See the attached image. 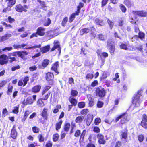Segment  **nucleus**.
Wrapping results in <instances>:
<instances>
[{
    "label": "nucleus",
    "instance_id": "nucleus-25",
    "mask_svg": "<svg viewBox=\"0 0 147 147\" xmlns=\"http://www.w3.org/2000/svg\"><path fill=\"white\" fill-rule=\"evenodd\" d=\"M124 3L128 7H130L132 4V2L129 0H125Z\"/></svg>",
    "mask_w": 147,
    "mask_h": 147
},
{
    "label": "nucleus",
    "instance_id": "nucleus-21",
    "mask_svg": "<svg viewBox=\"0 0 147 147\" xmlns=\"http://www.w3.org/2000/svg\"><path fill=\"white\" fill-rule=\"evenodd\" d=\"M69 100L70 102L74 105L75 106L77 103V100L72 96H71L69 98Z\"/></svg>",
    "mask_w": 147,
    "mask_h": 147
},
{
    "label": "nucleus",
    "instance_id": "nucleus-46",
    "mask_svg": "<svg viewBox=\"0 0 147 147\" xmlns=\"http://www.w3.org/2000/svg\"><path fill=\"white\" fill-rule=\"evenodd\" d=\"M8 113V111H7V109L6 108L3 109L2 111V114L3 116L4 117H5L6 116Z\"/></svg>",
    "mask_w": 147,
    "mask_h": 147
},
{
    "label": "nucleus",
    "instance_id": "nucleus-44",
    "mask_svg": "<svg viewBox=\"0 0 147 147\" xmlns=\"http://www.w3.org/2000/svg\"><path fill=\"white\" fill-rule=\"evenodd\" d=\"M93 77L94 76L92 74H88L86 75V78L87 79H92Z\"/></svg>",
    "mask_w": 147,
    "mask_h": 147
},
{
    "label": "nucleus",
    "instance_id": "nucleus-41",
    "mask_svg": "<svg viewBox=\"0 0 147 147\" xmlns=\"http://www.w3.org/2000/svg\"><path fill=\"white\" fill-rule=\"evenodd\" d=\"M59 137V134H55L53 136V140L54 142H56L58 140Z\"/></svg>",
    "mask_w": 147,
    "mask_h": 147
},
{
    "label": "nucleus",
    "instance_id": "nucleus-64",
    "mask_svg": "<svg viewBox=\"0 0 147 147\" xmlns=\"http://www.w3.org/2000/svg\"><path fill=\"white\" fill-rule=\"evenodd\" d=\"M52 144L51 142L49 141L47 142L46 144V147H51L52 146Z\"/></svg>",
    "mask_w": 147,
    "mask_h": 147
},
{
    "label": "nucleus",
    "instance_id": "nucleus-26",
    "mask_svg": "<svg viewBox=\"0 0 147 147\" xmlns=\"http://www.w3.org/2000/svg\"><path fill=\"white\" fill-rule=\"evenodd\" d=\"M90 29L88 28L82 29L81 30L80 32L81 35H83L84 34H87L89 32Z\"/></svg>",
    "mask_w": 147,
    "mask_h": 147
},
{
    "label": "nucleus",
    "instance_id": "nucleus-2",
    "mask_svg": "<svg viewBox=\"0 0 147 147\" xmlns=\"http://www.w3.org/2000/svg\"><path fill=\"white\" fill-rule=\"evenodd\" d=\"M108 48L110 52L111 55H113L114 52L115 47L113 40L109 39L107 43Z\"/></svg>",
    "mask_w": 147,
    "mask_h": 147
},
{
    "label": "nucleus",
    "instance_id": "nucleus-55",
    "mask_svg": "<svg viewBox=\"0 0 147 147\" xmlns=\"http://www.w3.org/2000/svg\"><path fill=\"white\" fill-rule=\"evenodd\" d=\"M101 122V119L99 118H96L95 120V124L96 125H98Z\"/></svg>",
    "mask_w": 147,
    "mask_h": 147
},
{
    "label": "nucleus",
    "instance_id": "nucleus-38",
    "mask_svg": "<svg viewBox=\"0 0 147 147\" xmlns=\"http://www.w3.org/2000/svg\"><path fill=\"white\" fill-rule=\"evenodd\" d=\"M13 86L11 85H9L8 87V91L7 92V94L8 95H9L10 93L12 92L13 89Z\"/></svg>",
    "mask_w": 147,
    "mask_h": 147
},
{
    "label": "nucleus",
    "instance_id": "nucleus-8",
    "mask_svg": "<svg viewBox=\"0 0 147 147\" xmlns=\"http://www.w3.org/2000/svg\"><path fill=\"white\" fill-rule=\"evenodd\" d=\"M54 47L51 49V51H53L55 49H57L58 51H59V53H60L61 52V49L60 47L59 42L57 40H55L54 41Z\"/></svg>",
    "mask_w": 147,
    "mask_h": 147
},
{
    "label": "nucleus",
    "instance_id": "nucleus-47",
    "mask_svg": "<svg viewBox=\"0 0 147 147\" xmlns=\"http://www.w3.org/2000/svg\"><path fill=\"white\" fill-rule=\"evenodd\" d=\"M103 103L102 102L98 101L97 104V106L98 108H101L102 107Z\"/></svg>",
    "mask_w": 147,
    "mask_h": 147
},
{
    "label": "nucleus",
    "instance_id": "nucleus-40",
    "mask_svg": "<svg viewBox=\"0 0 147 147\" xmlns=\"http://www.w3.org/2000/svg\"><path fill=\"white\" fill-rule=\"evenodd\" d=\"M120 8L122 12L125 13L126 11V8L124 5L121 4L120 5Z\"/></svg>",
    "mask_w": 147,
    "mask_h": 147
},
{
    "label": "nucleus",
    "instance_id": "nucleus-24",
    "mask_svg": "<svg viewBox=\"0 0 147 147\" xmlns=\"http://www.w3.org/2000/svg\"><path fill=\"white\" fill-rule=\"evenodd\" d=\"M84 119V117L82 116H78L76 117L75 119V122L78 123L82 122Z\"/></svg>",
    "mask_w": 147,
    "mask_h": 147
},
{
    "label": "nucleus",
    "instance_id": "nucleus-39",
    "mask_svg": "<svg viewBox=\"0 0 147 147\" xmlns=\"http://www.w3.org/2000/svg\"><path fill=\"white\" fill-rule=\"evenodd\" d=\"M42 99H40L38 100L37 101V104L39 106L42 107L44 105V103L43 102L42 100Z\"/></svg>",
    "mask_w": 147,
    "mask_h": 147
},
{
    "label": "nucleus",
    "instance_id": "nucleus-62",
    "mask_svg": "<svg viewBox=\"0 0 147 147\" xmlns=\"http://www.w3.org/2000/svg\"><path fill=\"white\" fill-rule=\"evenodd\" d=\"M94 131L97 133H99L100 132V130L99 128L97 127H95L94 128Z\"/></svg>",
    "mask_w": 147,
    "mask_h": 147
},
{
    "label": "nucleus",
    "instance_id": "nucleus-15",
    "mask_svg": "<svg viewBox=\"0 0 147 147\" xmlns=\"http://www.w3.org/2000/svg\"><path fill=\"white\" fill-rule=\"evenodd\" d=\"M16 11L19 12H22L23 11L26 12L27 11V10L24 9L23 7L20 4L16 6Z\"/></svg>",
    "mask_w": 147,
    "mask_h": 147
},
{
    "label": "nucleus",
    "instance_id": "nucleus-22",
    "mask_svg": "<svg viewBox=\"0 0 147 147\" xmlns=\"http://www.w3.org/2000/svg\"><path fill=\"white\" fill-rule=\"evenodd\" d=\"M79 13H78V14H77V11H76L75 13H72L71 14V15L70 16V18H69V22L70 23L75 18V16L78 15H79Z\"/></svg>",
    "mask_w": 147,
    "mask_h": 147
},
{
    "label": "nucleus",
    "instance_id": "nucleus-10",
    "mask_svg": "<svg viewBox=\"0 0 147 147\" xmlns=\"http://www.w3.org/2000/svg\"><path fill=\"white\" fill-rule=\"evenodd\" d=\"M141 125L143 127L147 128V117L145 114H144L143 115Z\"/></svg>",
    "mask_w": 147,
    "mask_h": 147
},
{
    "label": "nucleus",
    "instance_id": "nucleus-49",
    "mask_svg": "<svg viewBox=\"0 0 147 147\" xmlns=\"http://www.w3.org/2000/svg\"><path fill=\"white\" fill-rule=\"evenodd\" d=\"M32 131L34 133H38L39 131V129L36 127H33L32 128Z\"/></svg>",
    "mask_w": 147,
    "mask_h": 147
},
{
    "label": "nucleus",
    "instance_id": "nucleus-35",
    "mask_svg": "<svg viewBox=\"0 0 147 147\" xmlns=\"http://www.w3.org/2000/svg\"><path fill=\"white\" fill-rule=\"evenodd\" d=\"M70 126V124L69 123H66L65 125L64 128V130L66 132H68Z\"/></svg>",
    "mask_w": 147,
    "mask_h": 147
},
{
    "label": "nucleus",
    "instance_id": "nucleus-34",
    "mask_svg": "<svg viewBox=\"0 0 147 147\" xmlns=\"http://www.w3.org/2000/svg\"><path fill=\"white\" fill-rule=\"evenodd\" d=\"M26 45L24 44H22L21 45H14L13 46L15 49H20L21 48L24 47Z\"/></svg>",
    "mask_w": 147,
    "mask_h": 147
},
{
    "label": "nucleus",
    "instance_id": "nucleus-32",
    "mask_svg": "<svg viewBox=\"0 0 147 147\" xmlns=\"http://www.w3.org/2000/svg\"><path fill=\"white\" fill-rule=\"evenodd\" d=\"M49 86H47L44 88L42 92V95H43L51 88V86L49 84Z\"/></svg>",
    "mask_w": 147,
    "mask_h": 147
},
{
    "label": "nucleus",
    "instance_id": "nucleus-51",
    "mask_svg": "<svg viewBox=\"0 0 147 147\" xmlns=\"http://www.w3.org/2000/svg\"><path fill=\"white\" fill-rule=\"evenodd\" d=\"M51 22V20L49 18H48L47 21L44 23V25L45 26H48L50 25Z\"/></svg>",
    "mask_w": 147,
    "mask_h": 147
},
{
    "label": "nucleus",
    "instance_id": "nucleus-59",
    "mask_svg": "<svg viewBox=\"0 0 147 147\" xmlns=\"http://www.w3.org/2000/svg\"><path fill=\"white\" fill-rule=\"evenodd\" d=\"M81 131L80 130H77L76 131L74 134V136L76 137L79 136L80 134Z\"/></svg>",
    "mask_w": 147,
    "mask_h": 147
},
{
    "label": "nucleus",
    "instance_id": "nucleus-3",
    "mask_svg": "<svg viewBox=\"0 0 147 147\" xmlns=\"http://www.w3.org/2000/svg\"><path fill=\"white\" fill-rule=\"evenodd\" d=\"M53 74L50 72H48L46 74V78L50 85H52L53 83Z\"/></svg>",
    "mask_w": 147,
    "mask_h": 147
},
{
    "label": "nucleus",
    "instance_id": "nucleus-48",
    "mask_svg": "<svg viewBox=\"0 0 147 147\" xmlns=\"http://www.w3.org/2000/svg\"><path fill=\"white\" fill-rule=\"evenodd\" d=\"M120 47L121 49H123L127 50V45L125 44H122L120 45Z\"/></svg>",
    "mask_w": 147,
    "mask_h": 147
},
{
    "label": "nucleus",
    "instance_id": "nucleus-56",
    "mask_svg": "<svg viewBox=\"0 0 147 147\" xmlns=\"http://www.w3.org/2000/svg\"><path fill=\"white\" fill-rule=\"evenodd\" d=\"M38 138L39 139V141L40 142H43L44 140V138L42 135L40 134L38 136Z\"/></svg>",
    "mask_w": 147,
    "mask_h": 147
},
{
    "label": "nucleus",
    "instance_id": "nucleus-1",
    "mask_svg": "<svg viewBox=\"0 0 147 147\" xmlns=\"http://www.w3.org/2000/svg\"><path fill=\"white\" fill-rule=\"evenodd\" d=\"M141 96V91H139L136 94L134 95L133 98L132 103L134 107H139L142 102L140 98Z\"/></svg>",
    "mask_w": 147,
    "mask_h": 147
},
{
    "label": "nucleus",
    "instance_id": "nucleus-9",
    "mask_svg": "<svg viewBox=\"0 0 147 147\" xmlns=\"http://www.w3.org/2000/svg\"><path fill=\"white\" fill-rule=\"evenodd\" d=\"M7 56L3 55L0 56V64L2 65L6 63L7 62Z\"/></svg>",
    "mask_w": 147,
    "mask_h": 147
},
{
    "label": "nucleus",
    "instance_id": "nucleus-14",
    "mask_svg": "<svg viewBox=\"0 0 147 147\" xmlns=\"http://www.w3.org/2000/svg\"><path fill=\"white\" fill-rule=\"evenodd\" d=\"M41 88V87L40 85L35 86L32 88L31 91L33 93H37L40 91Z\"/></svg>",
    "mask_w": 147,
    "mask_h": 147
},
{
    "label": "nucleus",
    "instance_id": "nucleus-42",
    "mask_svg": "<svg viewBox=\"0 0 147 147\" xmlns=\"http://www.w3.org/2000/svg\"><path fill=\"white\" fill-rule=\"evenodd\" d=\"M68 18L67 17H65L63 19L61 23V25L62 26H65V24L67 22Z\"/></svg>",
    "mask_w": 147,
    "mask_h": 147
},
{
    "label": "nucleus",
    "instance_id": "nucleus-45",
    "mask_svg": "<svg viewBox=\"0 0 147 147\" xmlns=\"http://www.w3.org/2000/svg\"><path fill=\"white\" fill-rule=\"evenodd\" d=\"M78 94V92L76 90H72L71 91V95L74 96H76Z\"/></svg>",
    "mask_w": 147,
    "mask_h": 147
},
{
    "label": "nucleus",
    "instance_id": "nucleus-52",
    "mask_svg": "<svg viewBox=\"0 0 147 147\" xmlns=\"http://www.w3.org/2000/svg\"><path fill=\"white\" fill-rule=\"evenodd\" d=\"M61 108V106L60 105H57L56 106V108H55L53 111V112L54 113H56L59 111L58 109Z\"/></svg>",
    "mask_w": 147,
    "mask_h": 147
},
{
    "label": "nucleus",
    "instance_id": "nucleus-60",
    "mask_svg": "<svg viewBox=\"0 0 147 147\" xmlns=\"http://www.w3.org/2000/svg\"><path fill=\"white\" fill-rule=\"evenodd\" d=\"M98 84L97 81L95 80L93 81L91 84V86L94 87L97 85Z\"/></svg>",
    "mask_w": 147,
    "mask_h": 147
},
{
    "label": "nucleus",
    "instance_id": "nucleus-11",
    "mask_svg": "<svg viewBox=\"0 0 147 147\" xmlns=\"http://www.w3.org/2000/svg\"><path fill=\"white\" fill-rule=\"evenodd\" d=\"M59 68L58 62H56L53 65L51 69L53 70L56 74H58L59 73L58 71V69Z\"/></svg>",
    "mask_w": 147,
    "mask_h": 147
},
{
    "label": "nucleus",
    "instance_id": "nucleus-4",
    "mask_svg": "<svg viewBox=\"0 0 147 147\" xmlns=\"http://www.w3.org/2000/svg\"><path fill=\"white\" fill-rule=\"evenodd\" d=\"M96 93L97 95L101 97L105 96V89L101 87H98L96 89Z\"/></svg>",
    "mask_w": 147,
    "mask_h": 147
},
{
    "label": "nucleus",
    "instance_id": "nucleus-13",
    "mask_svg": "<svg viewBox=\"0 0 147 147\" xmlns=\"http://www.w3.org/2000/svg\"><path fill=\"white\" fill-rule=\"evenodd\" d=\"M28 53L26 51H19L18 56L23 59H26L27 58L26 56Z\"/></svg>",
    "mask_w": 147,
    "mask_h": 147
},
{
    "label": "nucleus",
    "instance_id": "nucleus-18",
    "mask_svg": "<svg viewBox=\"0 0 147 147\" xmlns=\"http://www.w3.org/2000/svg\"><path fill=\"white\" fill-rule=\"evenodd\" d=\"M33 103V101L31 97H29L27 98L26 100L23 102V104L25 105L27 104H31Z\"/></svg>",
    "mask_w": 147,
    "mask_h": 147
},
{
    "label": "nucleus",
    "instance_id": "nucleus-30",
    "mask_svg": "<svg viewBox=\"0 0 147 147\" xmlns=\"http://www.w3.org/2000/svg\"><path fill=\"white\" fill-rule=\"evenodd\" d=\"M96 23L100 26H102L103 24V21L102 20L98 18H96L95 20Z\"/></svg>",
    "mask_w": 147,
    "mask_h": 147
},
{
    "label": "nucleus",
    "instance_id": "nucleus-7",
    "mask_svg": "<svg viewBox=\"0 0 147 147\" xmlns=\"http://www.w3.org/2000/svg\"><path fill=\"white\" fill-rule=\"evenodd\" d=\"M97 137L99 144H104L105 143L106 141L103 135L100 134H99L97 135Z\"/></svg>",
    "mask_w": 147,
    "mask_h": 147
},
{
    "label": "nucleus",
    "instance_id": "nucleus-53",
    "mask_svg": "<svg viewBox=\"0 0 147 147\" xmlns=\"http://www.w3.org/2000/svg\"><path fill=\"white\" fill-rule=\"evenodd\" d=\"M29 80V78L28 77H26L24 78V79L22 80L24 82V84L23 86H24L27 83L28 81Z\"/></svg>",
    "mask_w": 147,
    "mask_h": 147
},
{
    "label": "nucleus",
    "instance_id": "nucleus-17",
    "mask_svg": "<svg viewBox=\"0 0 147 147\" xmlns=\"http://www.w3.org/2000/svg\"><path fill=\"white\" fill-rule=\"evenodd\" d=\"M48 109L47 108H45L43 109L42 113L41 114V115L43 117L45 120H47L48 114H47V111Z\"/></svg>",
    "mask_w": 147,
    "mask_h": 147
},
{
    "label": "nucleus",
    "instance_id": "nucleus-58",
    "mask_svg": "<svg viewBox=\"0 0 147 147\" xmlns=\"http://www.w3.org/2000/svg\"><path fill=\"white\" fill-rule=\"evenodd\" d=\"M50 93H48L47 95L45 96L44 97H43L41 99L43 100H46L47 99L48 97L50 95Z\"/></svg>",
    "mask_w": 147,
    "mask_h": 147
},
{
    "label": "nucleus",
    "instance_id": "nucleus-20",
    "mask_svg": "<svg viewBox=\"0 0 147 147\" xmlns=\"http://www.w3.org/2000/svg\"><path fill=\"white\" fill-rule=\"evenodd\" d=\"M6 2L8 6L11 7L15 3V0H6Z\"/></svg>",
    "mask_w": 147,
    "mask_h": 147
},
{
    "label": "nucleus",
    "instance_id": "nucleus-28",
    "mask_svg": "<svg viewBox=\"0 0 147 147\" xmlns=\"http://www.w3.org/2000/svg\"><path fill=\"white\" fill-rule=\"evenodd\" d=\"M97 53L98 55L100 56H101V55H102V56L104 57H107L108 56V54L107 53L103 52L102 53L100 52V50H98L97 51Z\"/></svg>",
    "mask_w": 147,
    "mask_h": 147
},
{
    "label": "nucleus",
    "instance_id": "nucleus-19",
    "mask_svg": "<svg viewBox=\"0 0 147 147\" xmlns=\"http://www.w3.org/2000/svg\"><path fill=\"white\" fill-rule=\"evenodd\" d=\"M50 48V47L49 45H48L45 46L40 48L41 52H42V53H45L49 51Z\"/></svg>",
    "mask_w": 147,
    "mask_h": 147
},
{
    "label": "nucleus",
    "instance_id": "nucleus-33",
    "mask_svg": "<svg viewBox=\"0 0 147 147\" xmlns=\"http://www.w3.org/2000/svg\"><path fill=\"white\" fill-rule=\"evenodd\" d=\"M49 63V61L47 59H45L42 63V65L43 67H45Z\"/></svg>",
    "mask_w": 147,
    "mask_h": 147
},
{
    "label": "nucleus",
    "instance_id": "nucleus-23",
    "mask_svg": "<svg viewBox=\"0 0 147 147\" xmlns=\"http://www.w3.org/2000/svg\"><path fill=\"white\" fill-rule=\"evenodd\" d=\"M11 135L12 138L13 139L15 138L17 136V132L14 129V126L11 130Z\"/></svg>",
    "mask_w": 147,
    "mask_h": 147
},
{
    "label": "nucleus",
    "instance_id": "nucleus-29",
    "mask_svg": "<svg viewBox=\"0 0 147 147\" xmlns=\"http://www.w3.org/2000/svg\"><path fill=\"white\" fill-rule=\"evenodd\" d=\"M127 130L125 129L124 132H122L121 134V136L122 138L125 139H126L127 135Z\"/></svg>",
    "mask_w": 147,
    "mask_h": 147
},
{
    "label": "nucleus",
    "instance_id": "nucleus-57",
    "mask_svg": "<svg viewBox=\"0 0 147 147\" xmlns=\"http://www.w3.org/2000/svg\"><path fill=\"white\" fill-rule=\"evenodd\" d=\"M37 1L40 4L42 7L46 6V4L44 1H42L40 0H37Z\"/></svg>",
    "mask_w": 147,
    "mask_h": 147
},
{
    "label": "nucleus",
    "instance_id": "nucleus-36",
    "mask_svg": "<svg viewBox=\"0 0 147 147\" xmlns=\"http://www.w3.org/2000/svg\"><path fill=\"white\" fill-rule=\"evenodd\" d=\"M88 111H89L88 109H85L81 111L80 113L81 114L85 115L87 114Z\"/></svg>",
    "mask_w": 147,
    "mask_h": 147
},
{
    "label": "nucleus",
    "instance_id": "nucleus-5",
    "mask_svg": "<svg viewBox=\"0 0 147 147\" xmlns=\"http://www.w3.org/2000/svg\"><path fill=\"white\" fill-rule=\"evenodd\" d=\"M130 119L127 113H125L121 115V122L122 124L126 123Z\"/></svg>",
    "mask_w": 147,
    "mask_h": 147
},
{
    "label": "nucleus",
    "instance_id": "nucleus-27",
    "mask_svg": "<svg viewBox=\"0 0 147 147\" xmlns=\"http://www.w3.org/2000/svg\"><path fill=\"white\" fill-rule=\"evenodd\" d=\"M93 117L92 116L89 117L86 121V123L87 126H89L90 125L91 122L93 120Z\"/></svg>",
    "mask_w": 147,
    "mask_h": 147
},
{
    "label": "nucleus",
    "instance_id": "nucleus-63",
    "mask_svg": "<svg viewBox=\"0 0 147 147\" xmlns=\"http://www.w3.org/2000/svg\"><path fill=\"white\" fill-rule=\"evenodd\" d=\"M138 140L140 142H142L144 139V136L143 135H141L138 136Z\"/></svg>",
    "mask_w": 147,
    "mask_h": 147
},
{
    "label": "nucleus",
    "instance_id": "nucleus-6",
    "mask_svg": "<svg viewBox=\"0 0 147 147\" xmlns=\"http://www.w3.org/2000/svg\"><path fill=\"white\" fill-rule=\"evenodd\" d=\"M132 13L134 16L144 17L147 16V12L144 11H134Z\"/></svg>",
    "mask_w": 147,
    "mask_h": 147
},
{
    "label": "nucleus",
    "instance_id": "nucleus-16",
    "mask_svg": "<svg viewBox=\"0 0 147 147\" xmlns=\"http://www.w3.org/2000/svg\"><path fill=\"white\" fill-rule=\"evenodd\" d=\"M45 30V29L44 28L40 27L38 28L37 31L39 35L40 36H43L45 34L44 32Z\"/></svg>",
    "mask_w": 147,
    "mask_h": 147
},
{
    "label": "nucleus",
    "instance_id": "nucleus-54",
    "mask_svg": "<svg viewBox=\"0 0 147 147\" xmlns=\"http://www.w3.org/2000/svg\"><path fill=\"white\" fill-rule=\"evenodd\" d=\"M19 105L15 107H14V109L13 110V112L16 114H17L18 112Z\"/></svg>",
    "mask_w": 147,
    "mask_h": 147
},
{
    "label": "nucleus",
    "instance_id": "nucleus-12",
    "mask_svg": "<svg viewBox=\"0 0 147 147\" xmlns=\"http://www.w3.org/2000/svg\"><path fill=\"white\" fill-rule=\"evenodd\" d=\"M135 32L138 33V35H135L134 37H144V34L142 32H140L138 27H135Z\"/></svg>",
    "mask_w": 147,
    "mask_h": 147
},
{
    "label": "nucleus",
    "instance_id": "nucleus-43",
    "mask_svg": "<svg viewBox=\"0 0 147 147\" xmlns=\"http://www.w3.org/2000/svg\"><path fill=\"white\" fill-rule=\"evenodd\" d=\"M62 122L60 121L58 123H57L56 125V129L57 130H58L59 129H60L61 128V125L62 124Z\"/></svg>",
    "mask_w": 147,
    "mask_h": 147
},
{
    "label": "nucleus",
    "instance_id": "nucleus-61",
    "mask_svg": "<svg viewBox=\"0 0 147 147\" xmlns=\"http://www.w3.org/2000/svg\"><path fill=\"white\" fill-rule=\"evenodd\" d=\"M11 7H8L4 9L3 10V12H7L11 10Z\"/></svg>",
    "mask_w": 147,
    "mask_h": 147
},
{
    "label": "nucleus",
    "instance_id": "nucleus-50",
    "mask_svg": "<svg viewBox=\"0 0 147 147\" xmlns=\"http://www.w3.org/2000/svg\"><path fill=\"white\" fill-rule=\"evenodd\" d=\"M107 22L108 24L109 25V26L110 27L111 29H112V28L113 26L114 23L113 22L111 21L109 19H108L107 20Z\"/></svg>",
    "mask_w": 147,
    "mask_h": 147
},
{
    "label": "nucleus",
    "instance_id": "nucleus-31",
    "mask_svg": "<svg viewBox=\"0 0 147 147\" xmlns=\"http://www.w3.org/2000/svg\"><path fill=\"white\" fill-rule=\"evenodd\" d=\"M84 5V4L80 2L79 3V4L77 7V9L76 11H77V14L79 13L81 8Z\"/></svg>",
    "mask_w": 147,
    "mask_h": 147
},
{
    "label": "nucleus",
    "instance_id": "nucleus-37",
    "mask_svg": "<svg viewBox=\"0 0 147 147\" xmlns=\"http://www.w3.org/2000/svg\"><path fill=\"white\" fill-rule=\"evenodd\" d=\"M78 105L79 108H83L85 106V103L84 102H80L78 103Z\"/></svg>",
    "mask_w": 147,
    "mask_h": 147
}]
</instances>
